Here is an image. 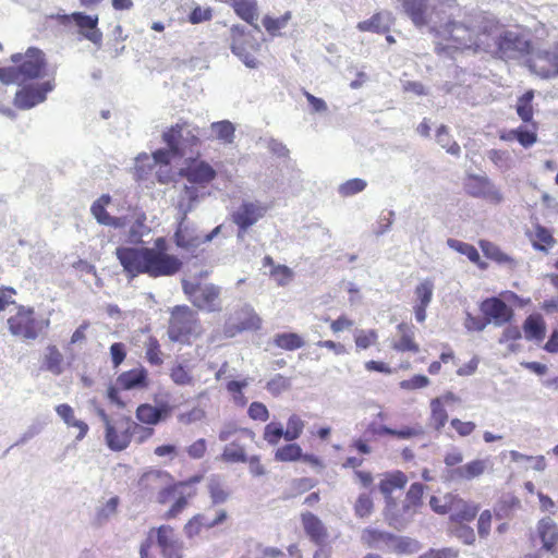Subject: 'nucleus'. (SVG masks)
Listing matches in <instances>:
<instances>
[{
	"label": "nucleus",
	"mask_w": 558,
	"mask_h": 558,
	"mask_svg": "<svg viewBox=\"0 0 558 558\" xmlns=\"http://www.w3.org/2000/svg\"><path fill=\"white\" fill-rule=\"evenodd\" d=\"M203 478V474H195L178 481L167 470L147 468L138 475L134 486L138 497L158 506H166L173 500L163 514L166 520H171L178 518L196 497L197 490L194 486Z\"/></svg>",
	"instance_id": "nucleus-1"
},
{
	"label": "nucleus",
	"mask_w": 558,
	"mask_h": 558,
	"mask_svg": "<svg viewBox=\"0 0 558 558\" xmlns=\"http://www.w3.org/2000/svg\"><path fill=\"white\" fill-rule=\"evenodd\" d=\"M166 238L155 239L154 245L148 246H120L116 256L123 271L130 278L147 275L150 278L171 277L182 267V260L170 254Z\"/></svg>",
	"instance_id": "nucleus-2"
},
{
	"label": "nucleus",
	"mask_w": 558,
	"mask_h": 558,
	"mask_svg": "<svg viewBox=\"0 0 558 558\" xmlns=\"http://www.w3.org/2000/svg\"><path fill=\"white\" fill-rule=\"evenodd\" d=\"M11 61L14 65L0 68V81L3 84L22 85L50 76L45 53L37 48H28L25 53H14Z\"/></svg>",
	"instance_id": "nucleus-3"
},
{
	"label": "nucleus",
	"mask_w": 558,
	"mask_h": 558,
	"mask_svg": "<svg viewBox=\"0 0 558 558\" xmlns=\"http://www.w3.org/2000/svg\"><path fill=\"white\" fill-rule=\"evenodd\" d=\"M97 413L105 424L106 444L112 451L126 449L137 432L143 433L140 437V442L145 441L154 435L153 427H143L130 416H122L113 422L104 409H99Z\"/></svg>",
	"instance_id": "nucleus-4"
},
{
	"label": "nucleus",
	"mask_w": 558,
	"mask_h": 558,
	"mask_svg": "<svg viewBox=\"0 0 558 558\" xmlns=\"http://www.w3.org/2000/svg\"><path fill=\"white\" fill-rule=\"evenodd\" d=\"M183 544L169 524L151 527L141 545V558H182Z\"/></svg>",
	"instance_id": "nucleus-5"
},
{
	"label": "nucleus",
	"mask_w": 558,
	"mask_h": 558,
	"mask_svg": "<svg viewBox=\"0 0 558 558\" xmlns=\"http://www.w3.org/2000/svg\"><path fill=\"white\" fill-rule=\"evenodd\" d=\"M161 137L177 157L193 153L202 145L201 129L184 119L168 128Z\"/></svg>",
	"instance_id": "nucleus-6"
},
{
	"label": "nucleus",
	"mask_w": 558,
	"mask_h": 558,
	"mask_svg": "<svg viewBox=\"0 0 558 558\" xmlns=\"http://www.w3.org/2000/svg\"><path fill=\"white\" fill-rule=\"evenodd\" d=\"M203 332L197 313L187 305H177L171 311L168 335L172 341L190 344Z\"/></svg>",
	"instance_id": "nucleus-7"
},
{
	"label": "nucleus",
	"mask_w": 558,
	"mask_h": 558,
	"mask_svg": "<svg viewBox=\"0 0 558 558\" xmlns=\"http://www.w3.org/2000/svg\"><path fill=\"white\" fill-rule=\"evenodd\" d=\"M7 324L12 336L23 340H36L49 329L50 319L38 318L34 307L19 305L15 314L8 318Z\"/></svg>",
	"instance_id": "nucleus-8"
},
{
	"label": "nucleus",
	"mask_w": 558,
	"mask_h": 558,
	"mask_svg": "<svg viewBox=\"0 0 558 558\" xmlns=\"http://www.w3.org/2000/svg\"><path fill=\"white\" fill-rule=\"evenodd\" d=\"M182 289L189 301L199 311L207 313L220 312V287L214 283H202L184 280Z\"/></svg>",
	"instance_id": "nucleus-9"
},
{
	"label": "nucleus",
	"mask_w": 558,
	"mask_h": 558,
	"mask_svg": "<svg viewBox=\"0 0 558 558\" xmlns=\"http://www.w3.org/2000/svg\"><path fill=\"white\" fill-rule=\"evenodd\" d=\"M54 20L59 25L63 26L69 31L75 28L82 38L87 39L94 45H101L102 32L98 27V14L73 12L70 14H57L54 16Z\"/></svg>",
	"instance_id": "nucleus-10"
},
{
	"label": "nucleus",
	"mask_w": 558,
	"mask_h": 558,
	"mask_svg": "<svg viewBox=\"0 0 558 558\" xmlns=\"http://www.w3.org/2000/svg\"><path fill=\"white\" fill-rule=\"evenodd\" d=\"M231 33L233 35L231 51L241 59L247 68H257L260 63L258 56L262 44L253 36L245 35L243 28L240 26H232Z\"/></svg>",
	"instance_id": "nucleus-11"
},
{
	"label": "nucleus",
	"mask_w": 558,
	"mask_h": 558,
	"mask_svg": "<svg viewBox=\"0 0 558 558\" xmlns=\"http://www.w3.org/2000/svg\"><path fill=\"white\" fill-rule=\"evenodd\" d=\"M54 72L50 73L49 78L38 84H23L14 95L13 104L16 108L27 110L46 100L47 94L56 87Z\"/></svg>",
	"instance_id": "nucleus-12"
},
{
	"label": "nucleus",
	"mask_w": 558,
	"mask_h": 558,
	"mask_svg": "<svg viewBox=\"0 0 558 558\" xmlns=\"http://www.w3.org/2000/svg\"><path fill=\"white\" fill-rule=\"evenodd\" d=\"M262 327V318L251 305L236 310L223 326V335L233 338L244 331H256Z\"/></svg>",
	"instance_id": "nucleus-13"
},
{
	"label": "nucleus",
	"mask_w": 558,
	"mask_h": 558,
	"mask_svg": "<svg viewBox=\"0 0 558 558\" xmlns=\"http://www.w3.org/2000/svg\"><path fill=\"white\" fill-rule=\"evenodd\" d=\"M179 174L186 181L199 189H205L217 177L215 168L206 160L199 158H189L185 166L180 169Z\"/></svg>",
	"instance_id": "nucleus-14"
},
{
	"label": "nucleus",
	"mask_w": 558,
	"mask_h": 558,
	"mask_svg": "<svg viewBox=\"0 0 558 558\" xmlns=\"http://www.w3.org/2000/svg\"><path fill=\"white\" fill-rule=\"evenodd\" d=\"M464 190L469 196L483 198L486 202L498 205L502 202V193L484 175L469 174L464 182Z\"/></svg>",
	"instance_id": "nucleus-15"
},
{
	"label": "nucleus",
	"mask_w": 558,
	"mask_h": 558,
	"mask_svg": "<svg viewBox=\"0 0 558 558\" xmlns=\"http://www.w3.org/2000/svg\"><path fill=\"white\" fill-rule=\"evenodd\" d=\"M444 32L448 35V48L456 50H476V39L473 32L471 17L469 19L468 24L460 22H448L444 26Z\"/></svg>",
	"instance_id": "nucleus-16"
},
{
	"label": "nucleus",
	"mask_w": 558,
	"mask_h": 558,
	"mask_svg": "<svg viewBox=\"0 0 558 558\" xmlns=\"http://www.w3.org/2000/svg\"><path fill=\"white\" fill-rule=\"evenodd\" d=\"M220 227H216L210 233L206 234L204 238H201L196 230L186 223V220H183L181 217L178 227L173 234V242L177 247L184 251H194L201 244L209 242L214 239V236L219 232Z\"/></svg>",
	"instance_id": "nucleus-17"
},
{
	"label": "nucleus",
	"mask_w": 558,
	"mask_h": 558,
	"mask_svg": "<svg viewBox=\"0 0 558 558\" xmlns=\"http://www.w3.org/2000/svg\"><path fill=\"white\" fill-rule=\"evenodd\" d=\"M536 536L541 549L551 555H558V524L550 517H544L536 523Z\"/></svg>",
	"instance_id": "nucleus-18"
},
{
	"label": "nucleus",
	"mask_w": 558,
	"mask_h": 558,
	"mask_svg": "<svg viewBox=\"0 0 558 558\" xmlns=\"http://www.w3.org/2000/svg\"><path fill=\"white\" fill-rule=\"evenodd\" d=\"M172 411L173 407L168 402H161L158 405L142 403L135 410V417L144 425L154 426L169 418Z\"/></svg>",
	"instance_id": "nucleus-19"
},
{
	"label": "nucleus",
	"mask_w": 558,
	"mask_h": 558,
	"mask_svg": "<svg viewBox=\"0 0 558 558\" xmlns=\"http://www.w3.org/2000/svg\"><path fill=\"white\" fill-rule=\"evenodd\" d=\"M481 312L488 319L494 322L496 326H501L511 320L513 311L499 298H488L481 303Z\"/></svg>",
	"instance_id": "nucleus-20"
},
{
	"label": "nucleus",
	"mask_w": 558,
	"mask_h": 558,
	"mask_svg": "<svg viewBox=\"0 0 558 558\" xmlns=\"http://www.w3.org/2000/svg\"><path fill=\"white\" fill-rule=\"evenodd\" d=\"M267 213V207L258 203L245 202L232 215L233 222L241 231H246Z\"/></svg>",
	"instance_id": "nucleus-21"
},
{
	"label": "nucleus",
	"mask_w": 558,
	"mask_h": 558,
	"mask_svg": "<svg viewBox=\"0 0 558 558\" xmlns=\"http://www.w3.org/2000/svg\"><path fill=\"white\" fill-rule=\"evenodd\" d=\"M529 41L522 35L506 31L497 39V51L501 57L512 58L515 53L527 51Z\"/></svg>",
	"instance_id": "nucleus-22"
},
{
	"label": "nucleus",
	"mask_w": 558,
	"mask_h": 558,
	"mask_svg": "<svg viewBox=\"0 0 558 558\" xmlns=\"http://www.w3.org/2000/svg\"><path fill=\"white\" fill-rule=\"evenodd\" d=\"M527 125H520L517 129L502 131L499 133V138L504 142L518 141L519 144L529 148L532 147L538 141V123H526Z\"/></svg>",
	"instance_id": "nucleus-23"
},
{
	"label": "nucleus",
	"mask_w": 558,
	"mask_h": 558,
	"mask_svg": "<svg viewBox=\"0 0 558 558\" xmlns=\"http://www.w3.org/2000/svg\"><path fill=\"white\" fill-rule=\"evenodd\" d=\"M451 499V508H450V521L454 523H464V522H472L478 511H480V505L465 500L458 495H453L450 497Z\"/></svg>",
	"instance_id": "nucleus-24"
},
{
	"label": "nucleus",
	"mask_w": 558,
	"mask_h": 558,
	"mask_svg": "<svg viewBox=\"0 0 558 558\" xmlns=\"http://www.w3.org/2000/svg\"><path fill=\"white\" fill-rule=\"evenodd\" d=\"M111 204V196L109 194H102L98 197L90 206V213L99 225L123 228L125 226V219L122 217H113L107 211V206Z\"/></svg>",
	"instance_id": "nucleus-25"
},
{
	"label": "nucleus",
	"mask_w": 558,
	"mask_h": 558,
	"mask_svg": "<svg viewBox=\"0 0 558 558\" xmlns=\"http://www.w3.org/2000/svg\"><path fill=\"white\" fill-rule=\"evenodd\" d=\"M492 464L488 459H474L450 471V478L470 482L482 476Z\"/></svg>",
	"instance_id": "nucleus-26"
},
{
	"label": "nucleus",
	"mask_w": 558,
	"mask_h": 558,
	"mask_svg": "<svg viewBox=\"0 0 558 558\" xmlns=\"http://www.w3.org/2000/svg\"><path fill=\"white\" fill-rule=\"evenodd\" d=\"M408 483V476L402 471H393L387 473L379 483V490L386 497V512L391 507H397L396 500L391 497L392 493L402 489Z\"/></svg>",
	"instance_id": "nucleus-27"
},
{
	"label": "nucleus",
	"mask_w": 558,
	"mask_h": 558,
	"mask_svg": "<svg viewBox=\"0 0 558 558\" xmlns=\"http://www.w3.org/2000/svg\"><path fill=\"white\" fill-rule=\"evenodd\" d=\"M434 293V281L432 279H424L414 289L415 304L414 315L418 323H424L426 319V308L432 302Z\"/></svg>",
	"instance_id": "nucleus-28"
},
{
	"label": "nucleus",
	"mask_w": 558,
	"mask_h": 558,
	"mask_svg": "<svg viewBox=\"0 0 558 558\" xmlns=\"http://www.w3.org/2000/svg\"><path fill=\"white\" fill-rule=\"evenodd\" d=\"M301 522L304 532L311 542L318 546H322L327 542L328 530L317 515L310 511L303 512L301 513Z\"/></svg>",
	"instance_id": "nucleus-29"
},
{
	"label": "nucleus",
	"mask_w": 558,
	"mask_h": 558,
	"mask_svg": "<svg viewBox=\"0 0 558 558\" xmlns=\"http://www.w3.org/2000/svg\"><path fill=\"white\" fill-rule=\"evenodd\" d=\"M402 8L416 27L428 24L433 11L429 0H402Z\"/></svg>",
	"instance_id": "nucleus-30"
},
{
	"label": "nucleus",
	"mask_w": 558,
	"mask_h": 558,
	"mask_svg": "<svg viewBox=\"0 0 558 558\" xmlns=\"http://www.w3.org/2000/svg\"><path fill=\"white\" fill-rule=\"evenodd\" d=\"M473 32L476 39V50L484 45L483 37H489L500 29V22L485 14H475L471 16Z\"/></svg>",
	"instance_id": "nucleus-31"
},
{
	"label": "nucleus",
	"mask_w": 558,
	"mask_h": 558,
	"mask_svg": "<svg viewBox=\"0 0 558 558\" xmlns=\"http://www.w3.org/2000/svg\"><path fill=\"white\" fill-rule=\"evenodd\" d=\"M426 486L420 482L412 483L402 502L401 515L411 518L423 507V496Z\"/></svg>",
	"instance_id": "nucleus-32"
},
{
	"label": "nucleus",
	"mask_w": 558,
	"mask_h": 558,
	"mask_svg": "<svg viewBox=\"0 0 558 558\" xmlns=\"http://www.w3.org/2000/svg\"><path fill=\"white\" fill-rule=\"evenodd\" d=\"M65 359L56 344H48L40 357V369L54 376L61 375L65 369Z\"/></svg>",
	"instance_id": "nucleus-33"
},
{
	"label": "nucleus",
	"mask_w": 558,
	"mask_h": 558,
	"mask_svg": "<svg viewBox=\"0 0 558 558\" xmlns=\"http://www.w3.org/2000/svg\"><path fill=\"white\" fill-rule=\"evenodd\" d=\"M399 338L395 340L391 348L397 352H411L417 353L420 351V344L415 340L414 326L408 323H400L397 326Z\"/></svg>",
	"instance_id": "nucleus-34"
},
{
	"label": "nucleus",
	"mask_w": 558,
	"mask_h": 558,
	"mask_svg": "<svg viewBox=\"0 0 558 558\" xmlns=\"http://www.w3.org/2000/svg\"><path fill=\"white\" fill-rule=\"evenodd\" d=\"M232 8L238 17L245 23L257 27L259 16L257 0H221Z\"/></svg>",
	"instance_id": "nucleus-35"
},
{
	"label": "nucleus",
	"mask_w": 558,
	"mask_h": 558,
	"mask_svg": "<svg viewBox=\"0 0 558 558\" xmlns=\"http://www.w3.org/2000/svg\"><path fill=\"white\" fill-rule=\"evenodd\" d=\"M117 385L122 390L146 388L149 385L148 373L143 366L125 371L117 377Z\"/></svg>",
	"instance_id": "nucleus-36"
},
{
	"label": "nucleus",
	"mask_w": 558,
	"mask_h": 558,
	"mask_svg": "<svg viewBox=\"0 0 558 558\" xmlns=\"http://www.w3.org/2000/svg\"><path fill=\"white\" fill-rule=\"evenodd\" d=\"M422 433V429L416 427L405 426L401 429H393L385 425H379L375 422L369 423L366 427V434L372 437L389 435L399 439H410L412 437L420 436Z\"/></svg>",
	"instance_id": "nucleus-37"
},
{
	"label": "nucleus",
	"mask_w": 558,
	"mask_h": 558,
	"mask_svg": "<svg viewBox=\"0 0 558 558\" xmlns=\"http://www.w3.org/2000/svg\"><path fill=\"white\" fill-rule=\"evenodd\" d=\"M202 196L203 193H201L199 187L192 184H185L183 186L177 202V209L182 215L183 220H186L189 213L195 208Z\"/></svg>",
	"instance_id": "nucleus-38"
},
{
	"label": "nucleus",
	"mask_w": 558,
	"mask_h": 558,
	"mask_svg": "<svg viewBox=\"0 0 558 558\" xmlns=\"http://www.w3.org/2000/svg\"><path fill=\"white\" fill-rule=\"evenodd\" d=\"M522 329L526 340L541 342L546 335V323L541 314H531L525 318Z\"/></svg>",
	"instance_id": "nucleus-39"
},
{
	"label": "nucleus",
	"mask_w": 558,
	"mask_h": 558,
	"mask_svg": "<svg viewBox=\"0 0 558 558\" xmlns=\"http://www.w3.org/2000/svg\"><path fill=\"white\" fill-rule=\"evenodd\" d=\"M57 414L63 420L68 427H73L77 429V435L75 438L77 440H82L88 433V425L82 421L77 420L74 414V410L68 403H61L56 407Z\"/></svg>",
	"instance_id": "nucleus-40"
},
{
	"label": "nucleus",
	"mask_w": 558,
	"mask_h": 558,
	"mask_svg": "<svg viewBox=\"0 0 558 558\" xmlns=\"http://www.w3.org/2000/svg\"><path fill=\"white\" fill-rule=\"evenodd\" d=\"M534 90L529 89L517 100L515 111L523 123H538L534 120Z\"/></svg>",
	"instance_id": "nucleus-41"
},
{
	"label": "nucleus",
	"mask_w": 558,
	"mask_h": 558,
	"mask_svg": "<svg viewBox=\"0 0 558 558\" xmlns=\"http://www.w3.org/2000/svg\"><path fill=\"white\" fill-rule=\"evenodd\" d=\"M263 266L271 268L269 276L280 287L289 284L293 279V271L286 265H275L274 258L269 255L263 258Z\"/></svg>",
	"instance_id": "nucleus-42"
},
{
	"label": "nucleus",
	"mask_w": 558,
	"mask_h": 558,
	"mask_svg": "<svg viewBox=\"0 0 558 558\" xmlns=\"http://www.w3.org/2000/svg\"><path fill=\"white\" fill-rule=\"evenodd\" d=\"M274 459L277 462H295L301 459L304 461H312L313 457L310 454L303 456L302 448L295 444H287L276 449Z\"/></svg>",
	"instance_id": "nucleus-43"
},
{
	"label": "nucleus",
	"mask_w": 558,
	"mask_h": 558,
	"mask_svg": "<svg viewBox=\"0 0 558 558\" xmlns=\"http://www.w3.org/2000/svg\"><path fill=\"white\" fill-rule=\"evenodd\" d=\"M447 244L456 252L465 255L469 260L475 264L480 269L484 270L487 268V264L481 259L480 253L474 245L456 239H448Z\"/></svg>",
	"instance_id": "nucleus-44"
},
{
	"label": "nucleus",
	"mask_w": 558,
	"mask_h": 558,
	"mask_svg": "<svg viewBox=\"0 0 558 558\" xmlns=\"http://www.w3.org/2000/svg\"><path fill=\"white\" fill-rule=\"evenodd\" d=\"M272 343L286 351H294L304 347L305 341L302 336L296 332H281L275 335Z\"/></svg>",
	"instance_id": "nucleus-45"
},
{
	"label": "nucleus",
	"mask_w": 558,
	"mask_h": 558,
	"mask_svg": "<svg viewBox=\"0 0 558 558\" xmlns=\"http://www.w3.org/2000/svg\"><path fill=\"white\" fill-rule=\"evenodd\" d=\"M478 246L486 258L499 265L512 264L514 262L513 258L504 253L498 245L488 240H480Z\"/></svg>",
	"instance_id": "nucleus-46"
},
{
	"label": "nucleus",
	"mask_w": 558,
	"mask_h": 558,
	"mask_svg": "<svg viewBox=\"0 0 558 558\" xmlns=\"http://www.w3.org/2000/svg\"><path fill=\"white\" fill-rule=\"evenodd\" d=\"M521 508V501L513 495L504 496L494 508L497 519H507L513 515L514 511Z\"/></svg>",
	"instance_id": "nucleus-47"
},
{
	"label": "nucleus",
	"mask_w": 558,
	"mask_h": 558,
	"mask_svg": "<svg viewBox=\"0 0 558 558\" xmlns=\"http://www.w3.org/2000/svg\"><path fill=\"white\" fill-rule=\"evenodd\" d=\"M395 539L396 536L393 534L373 527L364 529L362 532V541L368 547H377L380 544H390Z\"/></svg>",
	"instance_id": "nucleus-48"
},
{
	"label": "nucleus",
	"mask_w": 558,
	"mask_h": 558,
	"mask_svg": "<svg viewBox=\"0 0 558 558\" xmlns=\"http://www.w3.org/2000/svg\"><path fill=\"white\" fill-rule=\"evenodd\" d=\"M389 23L383 13H375L368 20L359 22L356 28L360 32L384 34L389 31Z\"/></svg>",
	"instance_id": "nucleus-49"
},
{
	"label": "nucleus",
	"mask_w": 558,
	"mask_h": 558,
	"mask_svg": "<svg viewBox=\"0 0 558 558\" xmlns=\"http://www.w3.org/2000/svg\"><path fill=\"white\" fill-rule=\"evenodd\" d=\"M531 240L533 246L539 251H547L549 247H553L556 243L551 231L541 225H537L535 227Z\"/></svg>",
	"instance_id": "nucleus-50"
},
{
	"label": "nucleus",
	"mask_w": 558,
	"mask_h": 558,
	"mask_svg": "<svg viewBox=\"0 0 558 558\" xmlns=\"http://www.w3.org/2000/svg\"><path fill=\"white\" fill-rule=\"evenodd\" d=\"M429 421L432 426L436 430H440L445 427L448 421V413L442 404V399L430 400V416Z\"/></svg>",
	"instance_id": "nucleus-51"
},
{
	"label": "nucleus",
	"mask_w": 558,
	"mask_h": 558,
	"mask_svg": "<svg viewBox=\"0 0 558 558\" xmlns=\"http://www.w3.org/2000/svg\"><path fill=\"white\" fill-rule=\"evenodd\" d=\"M220 458L226 463H245L247 454L244 446L233 441L223 448Z\"/></svg>",
	"instance_id": "nucleus-52"
},
{
	"label": "nucleus",
	"mask_w": 558,
	"mask_h": 558,
	"mask_svg": "<svg viewBox=\"0 0 558 558\" xmlns=\"http://www.w3.org/2000/svg\"><path fill=\"white\" fill-rule=\"evenodd\" d=\"M437 143L446 149L447 153L459 156L461 148L460 145L451 138L449 130L446 125H440L436 131Z\"/></svg>",
	"instance_id": "nucleus-53"
},
{
	"label": "nucleus",
	"mask_w": 558,
	"mask_h": 558,
	"mask_svg": "<svg viewBox=\"0 0 558 558\" xmlns=\"http://www.w3.org/2000/svg\"><path fill=\"white\" fill-rule=\"evenodd\" d=\"M207 488H208V494H209L210 499L214 505H219V504H223L225 501H227V499L229 497V493L225 488V485L219 477H217V476L211 477L209 480Z\"/></svg>",
	"instance_id": "nucleus-54"
},
{
	"label": "nucleus",
	"mask_w": 558,
	"mask_h": 558,
	"mask_svg": "<svg viewBox=\"0 0 558 558\" xmlns=\"http://www.w3.org/2000/svg\"><path fill=\"white\" fill-rule=\"evenodd\" d=\"M290 20V12H286L283 15L279 17L265 15L263 19V26L265 27L268 34H270L271 36H276L279 34L280 29L284 28L288 25Z\"/></svg>",
	"instance_id": "nucleus-55"
},
{
	"label": "nucleus",
	"mask_w": 558,
	"mask_h": 558,
	"mask_svg": "<svg viewBox=\"0 0 558 558\" xmlns=\"http://www.w3.org/2000/svg\"><path fill=\"white\" fill-rule=\"evenodd\" d=\"M378 341V333L375 329H359L354 333V343L356 349L366 350L375 345Z\"/></svg>",
	"instance_id": "nucleus-56"
},
{
	"label": "nucleus",
	"mask_w": 558,
	"mask_h": 558,
	"mask_svg": "<svg viewBox=\"0 0 558 558\" xmlns=\"http://www.w3.org/2000/svg\"><path fill=\"white\" fill-rule=\"evenodd\" d=\"M247 385L246 379L230 380L226 385L227 391L231 395L233 402L239 407H244L247 402V399L243 395V389L247 387Z\"/></svg>",
	"instance_id": "nucleus-57"
},
{
	"label": "nucleus",
	"mask_w": 558,
	"mask_h": 558,
	"mask_svg": "<svg viewBox=\"0 0 558 558\" xmlns=\"http://www.w3.org/2000/svg\"><path fill=\"white\" fill-rule=\"evenodd\" d=\"M286 439V434L280 423L270 422L264 427L263 439L270 446L279 444L280 439Z\"/></svg>",
	"instance_id": "nucleus-58"
},
{
	"label": "nucleus",
	"mask_w": 558,
	"mask_h": 558,
	"mask_svg": "<svg viewBox=\"0 0 558 558\" xmlns=\"http://www.w3.org/2000/svg\"><path fill=\"white\" fill-rule=\"evenodd\" d=\"M216 137L226 144L233 142L235 129L230 121H219L211 124Z\"/></svg>",
	"instance_id": "nucleus-59"
},
{
	"label": "nucleus",
	"mask_w": 558,
	"mask_h": 558,
	"mask_svg": "<svg viewBox=\"0 0 558 558\" xmlns=\"http://www.w3.org/2000/svg\"><path fill=\"white\" fill-rule=\"evenodd\" d=\"M204 529H210L203 514L193 515L184 525V534L187 538L198 536Z\"/></svg>",
	"instance_id": "nucleus-60"
},
{
	"label": "nucleus",
	"mask_w": 558,
	"mask_h": 558,
	"mask_svg": "<svg viewBox=\"0 0 558 558\" xmlns=\"http://www.w3.org/2000/svg\"><path fill=\"white\" fill-rule=\"evenodd\" d=\"M304 421L296 414H292L287 422V428L284 429L286 440L293 441L298 439L304 429Z\"/></svg>",
	"instance_id": "nucleus-61"
},
{
	"label": "nucleus",
	"mask_w": 558,
	"mask_h": 558,
	"mask_svg": "<svg viewBox=\"0 0 558 558\" xmlns=\"http://www.w3.org/2000/svg\"><path fill=\"white\" fill-rule=\"evenodd\" d=\"M146 360L150 365L155 366H159L163 362L160 344L155 337L148 338L146 342Z\"/></svg>",
	"instance_id": "nucleus-62"
},
{
	"label": "nucleus",
	"mask_w": 558,
	"mask_h": 558,
	"mask_svg": "<svg viewBox=\"0 0 558 558\" xmlns=\"http://www.w3.org/2000/svg\"><path fill=\"white\" fill-rule=\"evenodd\" d=\"M170 378L178 386H190L194 383L190 371L182 364L174 365L170 369Z\"/></svg>",
	"instance_id": "nucleus-63"
},
{
	"label": "nucleus",
	"mask_w": 558,
	"mask_h": 558,
	"mask_svg": "<svg viewBox=\"0 0 558 558\" xmlns=\"http://www.w3.org/2000/svg\"><path fill=\"white\" fill-rule=\"evenodd\" d=\"M374 508L373 499L369 494L363 493L359 495L355 504H354V512L359 518L368 517Z\"/></svg>",
	"instance_id": "nucleus-64"
}]
</instances>
